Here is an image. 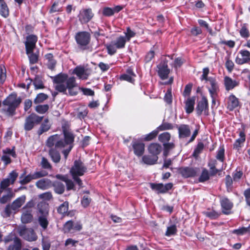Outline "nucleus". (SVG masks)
Listing matches in <instances>:
<instances>
[{
	"label": "nucleus",
	"mask_w": 250,
	"mask_h": 250,
	"mask_svg": "<svg viewBox=\"0 0 250 250\" xmlns=\"http://www.w3.org/2000/svg\"><path fill=\"white\" fill-rule=\"evenodd\" d=\"M155 55L154 51L151 49L146 55L145 60L146 62H150Z\"/></svg>",
	"instance_id": "obj_59"
},
{
	"label": "nucleus",
	"mask_w": 250,
	"mask_h": 250,
	"mask_svg": "<svg viewBox=\"0 0 250 250\" xmlns=\"http://www.w3.org/2000/svg\"><path fill=\"white\" fill-rule=\"evenodd\" d=\"M159 131L157 129L152 131L150 133L146 134L144 138L145 141H148L152 140L158 134Z\"/></svg>",
	"instance_id": "obj_49"
},
{
	"label": "nucleus",
	"mask_w": 250,
	"mask_h": 250,
	"mask_svg": "<svg viewBox=\"0 0 250 250\" xmlns=\"http://www.w3.org/2000/svg\"><path fill=\"white\" fill-rule=\"evenodd\" d=\"M54 187V190L55 192L58 194H62L64 191V185L60 182H56L53 184Z\"/></svg>",
	"instance_id": "obj_36"
},
{
	"label": "nucleus",
	"mask_w": 250,
	"mask_h": 250,
	"mask_svg": "<svg viewBox=\"0 0 250 250\" xmlns=\"http://www.w3.org/2000/svg\"><path fill=\"white\" fill-rule=\"evenodd\" d=\"M19 234L24 239L28 241H33L36 240L37 236L32 229L21 228L19 230Z\"/></svg>",
	"instance_id": "obj_6"
},
{
	"label": "nucleus",
	"mask_w": 250,
	"mask_h": 250,
	"mask_svg": "<svg viewBox=\"0 0 250 250\" xmlns=\"http://www.w3.org/2000/svg\"><path fill=\"white\" fill-rule=\"evenodd\" d=\"M43 117L39 116L35 113H32L26 118L24 128L26 131L31 130L35 124H39Z\"/></svg>",
	"instance_id": "obj_4"
},
{
	"label": "nucleus",
	"mask_w": 250,
	"mask_h": 250,
	"mask_svg": "<svg viewBox=\"0 0 250 250\" xmlns=\"http://www.w3.org/2000/svg\"><path fill=\"white\" fill-rule=\"evenodd\" d=\"M21 245L19 239L15 238L13 244L9 246L7 250H21Z\"/></svg>",
	"instance_id": "obj_35"
},
{
	"label": "nucleus",
	"mask_w": 250,
	"mask_h": 250,
	"mask_svg": "<svg viewBox=\"0 0 250 250\" xmlns=\"http://www.w3.org/2000/svg\"><path fill=\"white\" fill-rule=\"evenodd\" d=\"M208 83L209 85L208 87V90L210 95L217 96L219 87L215 79L213 78H210L208 79Z\"/></svg>",
	"instance_id": "obj_15"
},
{
	"label": "nucleus",
	"mask_w": 250,
	"mask_h": 250,
	"mask_svg": "<svg viewBox=\"0 0 250 250\" xmlns=\"http://www.w3.org/2000/svg\"><path fill=\"white\" fill-rule=\"evenodd\" d=\"M164 101L168 104H170L172 103V94H171V89H168L165 94L164 97Z\"/></svg>",
	"instance_id": "obj_54"
},
{
	"label": "nucleus",
	"mask_w": 250,
	"mask_h": 250,
	"mask_svg": "<svg viewBox=\"0 0 250 250\" xmlns=\"http://www.w3.org/2000/svg\"><path fill=\"white\" fill-rule=\"evenodd\" d=\"M91 202V199L88 195H84L81 200V204L84 208L87 207Z\"/></svg>",
	"instance_id": "obj_58"
},
{
	"label": "nucleus",
	"mask_w": 250,
	"mask_h": 250,
	"mask_svg": "<svg viewBox=\"0 0 250 250\" xmlns=\"http://www.w3.org/2000/svg\"><path fill=\"white\" fill-rule=\"evenodd\" d=\"M4 107L1 109V111L9 116H12L15 114L16 108L10 105H3Z\"/></svg>",
	"instance_id": "obj_29"
},
{
	"label": "nucleus",
	"mask_w": 250,
	"mask_h": 250,
	"mask_svg": "<svg viewBox=\"0 0 250 250\" xmlns=\"http://www.w3.org/2000/svg\"><path fill=\"white\" fill-rule=\"evenodd\" d=\"M37 41L38 37L35 35L31 34L26 36L24 42L26 54L33 51Z\"/></svg>",
	"instance_id": "obj_8"
},
{
	"label": "nucleus",
	"mask_w": 250,
	"mask_h": 250,
	"mask_svg": "<svg viewBox=\"0 0 250 250\" xmlns=\"http://www.w3.org/2000/svg\"><path fill=\"white\" fill-rule=\"evenodd\" d=\"M94 16L90 8L83 9L80 11L79 19L82 23H86L90 21Z\"/></svg>",
	"instance_id": "obj_11"
},
{
	"label": "nucleus",
	"mask_w": 250,
	"mask_h": 250,
	"mask_svg": "<svg viewBox=\"0 0 250 250\" xmlns=\"http://www.w3.org/2000/svg\"><path fill=\"white\" fill-rule=\"evenodd\" d=\"M209 179V174L208 170L204 168L202 170V173L199 178V182H204L207 181Z\"/></svg>",
	"instance_id": "obj_41"
},
{
	"label": "nucleus",
	"mask_w": 250,
	"mask_h": 250,
	"mask_svg": "<svg viewBox=\"0 0 250 250\" xmlns=\"http://www.w3.org/2000/svg\"><path fill=\"white\" fill-rule=\"evenodd\" d=\"M158 159V156L153 155H144L142 157V161L145 164L152 165L155 164L157 161Z\"/></svg>",
	"instance_id": "obj_27"
},
{
	"label": "nucleus",
	"mask_w": 250,
	"mask_h": 250,
	"mask_svg": "<svg viewBox=\"0 0 250 250\" xmlns=\"http://www.w3.org/2000/svg\"><path fill=\"white\" fill-rule=\"evenodd\" d=\"M77 43L82 47L86 46L90 42V36L87 32H80L75 36Z\"/></svg>",
	"instance_id": "obj_7"
},
{
	"label": "nucleus",
	"mask_w": 250,
	"mask_h": 250,
	"mask_svg": "<svg viewBox=\"0 0 250 250\" xmlns=\"http://www.w3.org/2000/svg\"><path fill=\"white\" fill-rule=\"evenodd\" d=\"M0 14L4 18L9 15L8 8L4 1L0 3Z\"/></svg>",
	"instance_id": "obj_37"
},
{
	"label": "nucleus",
	"mask_w": 250,
	"mask_h": 250,
	"mask_svg": "<svg viewBox=\"0 0 250 250\" xmlns=\"http://www.w3.org/2000/svg\"><path fill=\"white\" fill-rule=\"evenodd\" d=\"M49 109V105L48 104L38 105L36 106L35 110L40 114H44Z\"/></svg>",
	"instance_id": "obj_44"
},
{
	"label": "nucleus",
	"mask_w": 250,
	"mask_h": 250,
	"mask_svg": "<svg viewBox=\"0 0 250 250\" xmlns=\"http://www.w3.org/2000/svg\"><path fill=\"white\" fill-rule=\"evenodd\" d=\"M6 77V69L5 67L2 65L0 66V82L3 83Z\"/></svg>",
	"instance_id": "obj_53"
},
{
	"label": "nucleus",
	"mask_w": 250,
	"mask_h": 250,
	"mask_svg": "<svg viewBox=\"0 0 250 250\" xmlns=\"http://www.w3.org/2000/svg\"><path fill=\"white\" fill-rule=\"evenodd\" d=\"M224 83L227 90L232 89L238 85V83L236 81L233 80L227 76L225 77Z\"/></svg>",
	"instance_id": "obj_25"
},
{
	"label": "nucleus",
	"mask_w": 250,
	"mask_h": 250,
	"mask_svg": "<svg viewBox=\"0 0 250 250\" xmlns=\"http://www.w3.org/2000/svg\"><path fill=\"white\" fill-rule=\"evenodd\" d=\"M20 183L21 185H25L34 179V178H32V174H29L24 177H23L22 176H21L20 177Z\"/></svg>",
	"instance_id": "obj_51"
},
{
	"label": "nucleus",
	"mask_w": 250,
	"mask_h": 250,
	"mask_svg": "<svg viewBox=\"0 0 250 250\" xmlns=\"http://www.w3.org/2000/svg\"><path fill=\"white\" fill-rule=\"evenodd\" d=\"M55 84V89L57 91L67 94L66 90L68 89V93L71 96L76 95L78 93L75 78L72 77L68 78L66 74L60 73L52 77Z\"/></svg>",
	"instance_id": "obj_1"
},
{
	"label": "nucleus",
	"mask_w": 250,
	"mask_h": 250,
	"mask_svg": "<svg viewBox=\"0 0 250 250\" xmlns=\"http://www.w3.org/2000/svg\"><path fill=\"white\" fill-rule=\"evenodd\" d=\"M86 170V167L80 160H76L74 163L73 166L70 169V173L74 180L80 187H82L83 183L78 177L83 175Z\"/></svg>",
	"instance_id": "obj_3"
},
{
	"label": "nucleus",
	"mask_w": 250,
	"mask_h": 250,
	"mask_svg": "<svg viewBox=\"0 0 250 250\" xmlns=\"http://www.w3.org/2000/svg\"><path fill=\"white\" fill-rule=\"evenodd\" d=\"M27 54L28 56L29 61L31 63L34 64L37 62L38 57L36 54L33 53V51Z\"/></svg>",
	"instance_id": "obj_56"
},
{
	"label": "nucleus",
	"mask_w": 250,
	"mask_h": 250,
	"mask_svg": "<svg viewBox=\"0 0 250 250\" xmlns=\"http://www.w3.org/2000/svg\"><path fill=\"white\" fill-rule=\"evenodd\" d=\"M132 145L135 155L138 156L143 155L145 150V145L144 143L134 141L132 143Z\"/></svg>",
	"instance_id": "obj_18"
},
{
	"label": "nucleus",
	"mask_w": 250,
	"mask_h": 250,
	"mask_svg": "<svg viewBox=\"0 0 250 250\" xmlns=\"http://www.w3.org/2000/svg\"><path fill=\"white\" fill-rule=\"evenodd\" d=\"M148 150L153 156H158L162 150V147L158 143H151L148 147Z\"/></svg>",
	"instance_id": "obj_20"
},
{
	"label": "nucleus",
	"mask_w": 250,
	"mask_h": 250,
	"mask_svg": "<svg viewBox=\"0 0 250 250\" xmlns=\"http://www.w3.org/2000/svg\"><path fill=\"white\" fill-rule=\"evenodd\" d=\"M48 96L44 93H40L38 94L36 98L34 100L35 104H37L43 102L44 100L47 99Z\"/></svg>",
	"instance_id": "obj_46"
},
{
	"label": "nucleus",
	"mask_w": 250,
	"mask_h": 250,
	"mask_svg": "<svg viewBox=\"0 0 250 250\" xmlns=\"http://www.w3.org/2000/svg\"><path fill=\"white\" fill-rule=\"evenodd\" d=\"M151 188L157 191L158 193H164V185L163 184H150Z\"/></svg>",
	"instance_id": "obj_42"
},
{
	"label": "nucleus",
	"mask_w": 250,
	"mask_h": 250,
	"mask_svg": "<svg viewBox=\"0 0 250 250\" xmlns=\"http://www.w3.org/2000/svg\"><path fill=\"white\" fill-rule=\"evenodd\" d=\"M216 158L221 162H223L225 159V149L224 147H220L217 151Z\"/></svg>",
	"instance_id": "obj_45"
},
{
	"label": "nucleus",
	"mask_w": 250,
	"mask_h": 250,
	"mask_svg": "<svg viewBox=\"0 0 250 250\" xmlns=\"http://www.w3.org/2000/svg\"><path fill=\"white\" fill-rule=\"evenodd\" d=\"M48 212H45L40 215L38 218V221L40 226L43 229H45L48 225L47 220Z\"/></svg>",
	"instance_id": "obj_26"
},
{
	"label": "nucleus",
	"mask_w": 250,
	"mask_h": 250,
	"mask_svg": "<svg viewBox=\"0 0 250 250\" xmlns=\"http://www.w3.org/2000/svg\"><path fill=\"white\" fill-rule=\"evenodd\" d=\"M170 138L171 135L170 133L167 132H165L159 135L158 139L161 142L164 144L168 142L170 140Z\"/></svg>",
	"instance_id": "obj_39"
},
{
	"label": "nucleus",
	"mask_w": 250,
	"mask_h": 250,
	"mask_svg": "<svg viewBox=\"0 0 250 250\" xmlns=\"http://www.w3.org/2000/svg\"><path fill=\"white\" fill-rule=\"evenodd\" d=\"M173 127L171 124L165 123L157 127V130L159 131H163L165 130L171 129Z\"/></svg>",
	"instance_id": "obj_52"
},
{
	"label": "nucleus",
	"mask_w": 250,
	"mask_h": 250,
	"mask_svg": "<svg viewBox=\"0 0 250 250\" xmlns=\"http://www.w3.org/2000/svg\"><path fill=\"white\" fill-rule=\"evenodd\" d=\"M239 138L237 139L233 144V148L239 149L242 146V144L245 141L246 135L243 131H240L239 134Z\"/></svg>",
	"instance_id": "obj_24"
},
{
	"label": "nucleus",
	"mask_w": 250,
	"mask_h": 250,
	"mask_svg": "<svg viewBox=\"0 0 250 250\" xmlns=\"http://www.w3.org/2000/svg\"><path fill=\"white\" fill-rule=\"evenodd\" d=\"M108 53L110 55H113L116 52L117 47L113 42L106 45Z\"/></svg>",
	"instance_id": "obj_47"
},
{
	"label": "nucleus",
	"mask_w": 250,
	"mask_h": 250,
	"mask_svg": "<svg viewBox=\"0 0 250 250\" xmlns=\"http://www.w3.org/2000/svg\"><path fill=\"white\" fill-rule=\"evenodd\" d=\"M239 105L238 99L233 95H231L229 97L228 108L230 111H232Z\"/></svg>",
	"instance_id": "obj_22"
},
{
	"label": "nucleus",
	"mask_w": 250,
	"mask_h": 250,
	"mask_svg": "<svg viewBox=\"0 0 250 250\" xmlns=\"http://www.w3.org/2000/svg\"><path fill=\"white\" fill-rule=\"evenodd\" d=\"M57 148H51L49 150V154L52 161L55 163H58L61 159V156Z\"/></svg>",
	"instance_id": "obj_30"
},
{
	"label": "nucleus",
	"mask_w": 250,
	"mask_h": 250,
	"mask_svg": "<svg viewBox=\"0 0 250 250\" xmlns=\"http://www.w3.org/2000/svg\"><path fill=\"white\" fill-rule=\"evenodd\" d=\"M247 229L246 227H242L238 229H234L233 230V233L236 234L238 235H243L247 233Z\"/></svg>",
	"instance_id": "obj_64"
},
{
	"label": "nucleus",
	"mask_w": 250,
	"mask_h": 250,
	"mask_svg": "<svg viewBox=\"0 0 250 250\" xmlns=\"http://www.w3.org/2000/svg\"><path fill=\"white\" fill-rule=\"evenodd\" d=\"M176 231V226L174 225H173L167 228V229L165 234L167 236H170L171 235L175 234Z\"/></svg>",
	"instance_id": "obj_50"
},
{
	"label": "nucleus",
	"mask_w": 250,
	"mask_h": 250,
	"mask_svg": "<svg viewBox=\"0 0 250 250\" xmlns=\"http://www.w3.org/2000/svg\"><path fill=\"white\" fill-rule=\"evenodd\" d=\"M11 210H12V208L11 207V205L6 206L3 212H2V215L3 216V217H9L12 213Z\"/></svg>",
	"instance_id": "obj_61"
},
{
	"label": "nucleus",
	"mask_w": 250,
	"mask_h": 250,
	"mask_svg": "<svg viewBox=\"0 0 250 250\" xmlns=\"http://www.w3.org/2000/svg\"><path fill=\"white\" fill-rule=\"evenodd\" d=\"M47 173L44 171H37L32 174V178L34 179H37L47 175Z\"/></svg>",
	"instance_id": "obj_57"
},
{
	"label": "nucleus",
	"mask_w": 250,
	"mask_h": 250,
	"mask_svg": "<svg viewBox=\"0 0 250 250\" xmlns=\"http://www.w3.org/2000/svg\"><path fill=\"white\" fill-rule=\"evenodd\" d=\"M18 173L15 171L11 172L7 178L3 179L0 183V188L2 189H6L11 184H13L18 177Z\"/></svg>",
	"instance_id": "obj_9"
},
{
	"label": "nucleus",
	"mask_w": 250,
	"mask_h": 250,
	"mask_svg": "<svg viewBox=\"0 0 250 250\" xmlns=\"http://www.w3.org/2000/svg\"><path fill=\"white\" fill-rule=\"evenodd\" d=\"M247 23H243L239 31L240 35L241 37L244 39H247L250 37V34L247 27Z\"/></svg>",
	"instance_id": "obj_34"
},
{
	"label": "nucleus",
	"mask_w": 250,
	"mask_h": 250,
	"mask_svg": "<svg viewBox=\"0 0 250 250\" xmlns=\"http://www.w3.org/2000/svg\"><path fill=\"white\" fill-rule=\"evenodd\" d=\"M235 59V62L238 64H243L250 61V52L246 49H242L239 52Z\"/></svg>",
	"instance_id": "obj_10"
},
{
	"label": "nucleus",
	"mask_w": 250,
	"mask_h": 250,
	"mask_svg": "<svg viewBox=\"0 0 250 250\" xmlns=\"http://www.w3.org/2000/svg\"><path fill=\"white\" fill-rule=\"evenodd\" d=\"M50 127V124L49 123L48 120L47 119H45L41 125L39 134H42L43 132L48 131Z\"/></svg>",
	"instance_id": "obj_38"
},
{
	"label": "nucleus",
	"mask_w": 250,
	"mask_h": 250,
	"mask_svg": "<svg viewBox=\"0 0 250 250\" xmlns=\"http://www.w3.org/2000/svg\"><path fill=\"white\" fill-rule=\"evenodd\" d=\"M157 73L160 78L166 80L168 78L170 70L168 68L167 62L164 60L162 61L157 66Z\"/></svg>",
	"instance_id": "obj_5"
},
{
	"label": "nucleus",
	"mask_w": 250,
	"mask_h": 250,
	"mask_svg": "<svg viewBox=\"0 0 250 250\" xmlns=\"http://www.w3.org/2000/svg\"><path fill=\"white\" fill-rule=\"evenodd\" d=\"M125 39L127 42L129 41L130 40L135 36L136 33L135 31L132 30L129 27H127L126 31L124 32Z\"/></svg>",
	"instance_id": "obj_40"
},
{
	"label": "nucleus",
	"mask_w": 250,
	"mask_h": 250,
	"mask_svg": "<svg viewBox=\"0 0 250 250\" xmlns=\"http://www.w3.org/2000/svg\"><path fill=\"white\" fill-rule=\"evenodd\" d=\"M41 165L43 168L50 169L51 168V166L48 160L44 157L42 158Z\"/></svg>",
	"instance_id": "obj_63"
},
{
	"label": "nucleus",
	"mask_w": 250,
	"mask_h": 250,
	"mask_svg": "<svg viewBox=\"0 0 250 250\" xmlns=\"http://www.w3.org/2000/svg\"><path fill=\"white\" fill-rule=\"evenodd\" d=\"M21 103V99L16 94L10 95L3 102V105H10L17 108Z\"/></svg>",
	"instance_id": "obj_13"
},
{
	"label": "nucleus",
	"mask_w": 250,
	"mask_h": 250,
	"mask_svg": "<svg viewBox=\"0 0 250 250\" xmlns=\"http://www.w3.org/2000/svg\"><path fill=\"white\" fill-rule=\"evenodd\" d=\"M126 42L127 41L124 36H120L113 42L115 43L118 49H121L125 47Z\"/></svg>",
	"instance_id": "obj_33"
},
{
	"label": "nucleus",
	"mask_w": 250,
	"mask_h": 250,
	"mask_svg": "<svg viewBox=\"0 0 250 250\" xmlns=\"http://www.w3.org/2000/svg\"><path fill=\"white\" fill-rule=\"evenodd\" d=\"M26 197L22 195L16 199L11 205L13 210L16 211L18 209L24 204L25 201Z\"/></svg>",
	"instance_id": "obj_21"
},
{
	"label": "nucleus",
	"mask_w": 250,
	"mask_h": 250,
	"mask_svg": "<svg viewBox=\"0 0 250 250\" xmlns=\"http://www.w3.org/2000/svg\"><path fill=\"white\" fill-rule=\"evenodd\" d=\"M33 84L35 89H42L43 88V84L41 78L37 76L36 77L33 81Z\"/></svg>",
	"instance_id": "obj_48"
},
{
	"label": "nucleus",
	"mask_w": 250,
	"mask_h": 250,
	"mask_svg": "<svg viewBox=\"0 0 250 250\" xmlns=\"http://www.w3.org/2000/svg\"><path fill=\"white\" fill-rule=\"evenodd\" d=\"M73 222L71 221H67L64 225L63 229L65 232H68L73 228Z\"/></svg>",
	"instance_id": "obj_62"
},
{
	"label": "nucleus",
	"mask_w": 250,
	"mask_h": 250,
	"mask_svg": "<svg viewBox=\"0 0 250 250\" xmlns=\"http://www.w3.org/2000/svg\"><path fill=\"white\" fill-rule=\"evenodd\" d=\"M196 110L199 115H201L203 113L205 115L208 114V102L207 99L205 96H203L201 100L198 102Z\"/></svg>",
	"instance_id": "obj_12"
},
{
	"label": "nucleus",
	"mask_w": 250,
	"mask_h": 250,
	"mask_svg": "<svg viewBox=\"0 0 250 250\" xmlns=\"http://www.w3.org/2000/svg\"><path fill=\"white\" fill-rule=\"evenodd\" d=\"M221 205L222 208V212L226 214H228L230 213V210L231 209L233 204L227 198H223L221 200Z\"/></svg>",
	"instance_id": "obj_19"
},
{
	"label": "nucleus",
	"mask_w": 250,
	"mask_h": 250,
	"mask_svg": "<svg viewBox=\"0 0 250 250\" xmlns=\"http://www.w3.org/2000/svg\"><path fill=\"white\" fill-rule=\"evenodd\" d=\"M185 110L188 114L191 113L194 109L195 99L194 98H188L185 102Z\"/></svg>",
	"instance_id": "obj_28"
},
{
	"label": "nucleus",
	"mask_w": 250,
	"mask_h": 250,
	"mask_svg": "<svg viewBox=\"0 0 250 250\" xmlns=\"http://www.w3.org/2000/svg\"><path fill=\"white\" fill-rule=\"evenodd\" d=\"M45 59L47 61L46 64L48 67L52 69L54 68L56 62L53 58V56L52 54H47L45 56Z\"/></svg>",
	"instance_id": "obj_32"
},
{
	"label": "nucleus",
	"mask_w": 250,
	"mask_h": 250,
	"mask_svg": "<svg viewBox=\"0 0 250 250\" xmlns=\"http://www.w3.org/2000/svg\"><path fill=\"white\" fill-rule=\"evenodd\" d=\"M179 137L180 138H184L188 137L190 134V129L188 125H180L178 127Z\"/></svg>",
	"instance_id": "obj_17"
},
{
	"label": "nucleus",
	"mask_w": 250,
	"mask_h": 250,
	"mask_svg": "<svg viewBox=\"0 0 250 250\" xmlns=\"http://www.w3.org/2000/svg\"><path fill=\"white\" fill-rule=\"evenodd\" d=\"M32 210H27L23 212L21 220L23 223L26 224L30 222L32 220Z\"/></svg>",
	"instance_id": "obj_31"
},
{
	"label": "nucleus",
	"mask_w": 250,
	"mask_h": 250,
	"mask_svg": "<svg viewBox=\"0 0 250 250\" xmlns=\"http://www.w3.org/2000/svg\"><path fill=\"white\" fill-rule=\"evenodd\" d=\"M73 73L80 79L85 80L88 77V75L84 68L82 67L77 66L74 70Z\"/></svg>",
	"instance_id": "obj_23"
},
{
	"label": "nucleus",
	"mask_w": 250,
	"mask_h": 250,
	"mask_svg": "<svg viewBox=\"0 0 250 250\" xmlns=\"http://www.w3.org/2000/svg\"><path fill=\"white\" fill-rule=\"evenodd\" d=\"M39 197L45 200H49L52 198V195L51 192H46L40 194Z\"/></svg>",
	"instance_id": "obj_60"
},
{
	"label": "nucleus",
	"mask_w": 250,
	"mask_h": 250,
	"mask_svg": "<svg viewBox=\"0 0 250 250\" xmlns=\"http://www.w3.org/2000/svg\"><path fill=\"white\" fill-rule=\"evenodd\" d=\"M37 187L42 190H46L52 186V182L50 180L47 178H43L38 181L36 183Z\"/></svg>",
	"instance_id": "obj_16"
},
{
	"label": "nucleus",
	"mask_w": 250,
	"mask_h": 250,
	"mask_svg": "<svg viewBox=\"0 0 250 250\" xmlns=\"http://www.w3.org/2000/svg\"><path fill=\"white\" fill-rule=\"evenodd\" d=\"M61 8L60 2L59 1H55L52 5L50 12L51 13L59 11Z\"/></svg>",
	"instance_id": "obj_55"
},
{
	"label": "nucleus",
	"mask_w": 250,
	"mask_h": 250,
	"mask_svg": "<svg viewBox=\"0 0 250 250\" xmlns=\"http://www.w3.org/2000/svg\"><path fill=\"white\" fill-rule=\"evenodd\" d=\"M179 173L184 178L194 177L196 175V169L192 167H184L179 168Z\"/></svg>",
	"instance_id": "obj_14"
},
{
	"label": "nucleus",
	"mask_w": 250,
	"mask_h": 250,
	"mask_svg": "<svg viewBox=\"0 0 250 250\" xmlns=\"http://www.w3.org/2000/svg\"><path fill=\"white\" fill-rule=\"evenodd\" d=\"M74 139V137L72 133L64 131L63 138L62 136L58 134L49 137L46 141V146L49 147L55 146V148L62 149L65 147L66 144L73 143Z\"/></svg>",
	"instance_id": "obj_2"
},
{
	"label": "nucleus",
	"mask_w": 250,
	"mask_h": 250,
	"mask_svg": "<svg viewBox=\"0 0 250 250\" xmlns=\"http://www.w3.org/2000/svg\"><path fill=\"white\" fill-rule=\"evenodd\" d=\"M68 202L65 201L58 208V211L60 214L66 213L68 209Z\"/></svg>",
	"instance_id": "obj_43"
}]
</instances>
